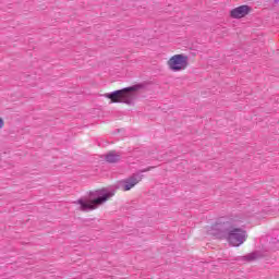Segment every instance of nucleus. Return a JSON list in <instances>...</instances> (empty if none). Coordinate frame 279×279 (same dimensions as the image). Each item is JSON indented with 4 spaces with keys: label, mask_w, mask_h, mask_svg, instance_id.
Wrapping results in <instances>:
<instances>
[{
    "label": "nucleus",
    "mask_w": 279,
    "mask_h": 279,
    "mask_svg": "<svg viewBox=\"0 0 279 279\" xmlns=\"http://www.w3.org/2000/svg\"><path fill=\"white\" fill-rule=\"evenodd\" d=\"M120 159H121V155L114 151H111L106 156L107 162H119Z\"/></svg>",
    "instance_id": "obj_7"
},
{
    "label": "nucleus",
    "mask_w": 279,
    "mask_h": 279,
    "mask_svg": "<svg viewBox=\"0 0 279 279\" xmlns=\"http://www.w3.org/2000/svg\"><path fill=\"white\" fill-rule=\"evenodd\" d=\"M209 234H213L216 239H227L233 247L243 245L247 239L245 231L243 229L234 228V221L231 219L219 220L211 227Z\"/></svg>",
    "instance_id": "obj_1"
},
{
    "label": "nucleus",
    "mask_w": 279,
    "mask_h": 279,
    "mask_svg": "<svg viewBox=\"0 0 279 279\" xmlns=\"http://www.w3.org/2000/svg\"><path fill=\"white\" fill-rule=\"evenodd\" d=\"M154 167H148L146 169L141 170V173H147V171H151Z\"/></svg>",
    "instance_id": "obj_9"
},
{
    "label": "nucleus",
    "mask_w": 279,
    "mask_h": 279,
    "mask_svg": "<svg viewBox=\"0 0 279 279\" xmlns=\"http://www.w3.org/2000/svg\"><path fill=\"white\" fill-rule=\"evenodd\" d=\"M117 193V190L112 187H102L89 193V201L86 198H80L74 202L76 206H80V210H97L99 206H104L106 202L112 199Z\"/></svg>",
    "instance_id": "obj_2"
},
{
    "label": "nucleus",
    "mask_w": 279,
    "mask_h": 279,
    "mask_svg": "<svg viewBox=\"0 0 279 279\" xmlns=\"http://www.w3.org/2000/svg\"><path fill=\"white\" fill-rule=\"evenodd\" d=\"M250 7L247 5H240L230 12L231 19H243L244 16H247L250 14Z\"/></svg>",
    "instance_id": "obj_6"
},
{
    "label": "nucleus",
    "mask_w": 279,
    "mask_h": 279,
    "mask_svg": "<svg viewBox=\"0 0 279 279\" xmlns=\"http://www.w3.org/2000/svg\"><path fill=\"white\" fill-rule=\"evenodd\" d=\"M258 256H260V255L258 253L254 252V253L246 255L244 258H245V260H256V258H258Z\"/></svg>",
    "instance_id": "obj_8"
},
{
    "label": "nucleus",
    "mask_w": 279,
    "mask_h": 279,
    "mask_svg": "<svg viewBox=\"0 0 279 279\" xmlns=\"http://www.w3.org/2000/svg\"><path fill=\"white\" fill-rule=\"evenodd\" d=\"M3 128V119L0 118V130Z\"/></svg>",
    "instance_id": "obj_10"
},
{
    "label": "nucleus",
    "mask_w": 279,
    "mask_h": 279,
    "mask_svg": "<svg viewBox=\"0 0 279 279\" xmlns=\"http://www.w3.org/2000/svg\"><path fill=\"white\" fill-rule=\"evenodd\" d=\"M168 68L173 73L186 71L189 69V56L184 53L174 54L167 61Z\"/></svg>",
    "instance_id": "obj_4"
},
{
    "label": "nucleus",
    "mask_w": 279,
    "mask_h": 279,
    "mask_svg": "<svg viewBox=\"0 0 279 279\" xmlns=\"http://www.w3.org/2000/svg\"><path fill=\"white\" fill-rule=\"evenodd\" d=\"M138 90H141V85H133L131 87L105 94V97L110 99L112 104H128V106H132L134 99H136V93Z\"/></svg>",
    "instance_id": "obj_3"
},
{
    "label": "nucleus",
    "mask_w": 279,
    "mask_h": 279,
    "mask_svg": "<svg viewBox=\"0 0 279 279\" xmlns=\"http://www.w3.org/2000/svg\"><path fill=\"white\" fill-rule=\"evenodd\" d=\"M143 180L142 174H133L128 179L121 180L117 183L116 189H119L120 191H132Z\"/></svg>",
    "instance_id": "obj_5"
}]
</instances>
